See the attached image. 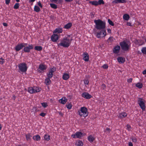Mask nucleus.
I'll return each mask as SVG.
<instances>
[{"label":"nucleus","mask_w":146,"mask_h":146,"mask_svg":"<svg viewBox=\"0 0 146 146\" xmlns=\"http://www.w3.org/2000/svg\"><path fill=\"white\" fill-rule=\"evenodd\" d=\"M38 4L41 8H42V6L40 1H39L38 2Z\"/></svg>","instance_id":"obj_53"},{"label":"nucleus","mask_w":146,"mask_h":146,"mask_svg":"<svg viewBox=\"0 0 146 146\" xmlns=\"http://www.w3.org/2000/svg\"><path fill=\"white\" fill-rule=\"evenodd\" d=\"M117 60L120 63H123L125 61V58L122 57H119L117 58Z\"/></svg>","instance_id":"obj_20"},{"label":"nucleus","mask_w":146,"mask_h":146,"mask_svg":"<svg viewBox=\"0 0 146 146\" xmlns=\"http://www.w3.org/2000/svg\"><path fill=\"white\" fill-rule=\"evenodd\" d=\"M46 113H41L40 114V115L43 117H44L46 115Z\"/></svg>","instance_id":"obj_55"},{"label":"nucleus","mask_w":146,"mask_h":146,"mask_svg":"<svg viewBox=\"0 0 146 146\" xmlns=\"http://www.w3.org/2000/svg\"><path fill=\"white\" fill-rule=\"evenodd\" d=\"M143 74L144 75L146 74V70H145L143 71Z\"/></svg>","instance_id":"obj_64"},{"label":"nucleus","mask_w":146,"mask_h":146,"mask_svg":"<svg viewBox=\"0 0 146 146\" xmlns=\"http://www.w3.org/2000/svg\"><path fill=\"white\" fill-rule=\"evenodd\" d=\"M42 106L44 108H46L48 106L47 104L46 103L43 102L41 103Z\"/></svg>","instance_id":"obj_47"},{"label":"nucleus","mask_w":146,"mask_h":146,"mask_svg":"<svg viewBox=\"0 0 146 146\" xmlns=\"http://www.w3.org/2000/svg\"><path fill=\"white\" fill-rule=\"evenodd\" d=\"M67 101V99L66 97H63L59 100V102L63 104H65Z\"/></svg>","instance_id":"obj_22"},{"label":"nucleus","mask_w":146,"mask_h":146,"mask_svg":"<svg viewBox=\"0 0 146 146\" xmlns=\"http://www.w3.org/2000/svg\"><path fill=\"white\" fill-rule=\"evenodd\" d=\"M62 28H57L56 29L53 31V33H62Z\"/></svg>","instance_id":"obj_19"},{"label":"nucleus","mask_w":146,"mask_h":146,"mask_svg":"<svg viewBox=\"0 0 146 146\" xmlns=\"http://www.w3.org/2000/svg\"><path fill=\"white\" fill-rule=\"evenodd\" d=\"M137 44L139 45H141L144 44V42L141 40H137Z\"/></svg>","instance_id":"obj_32"},{"label":"nucleus","mask_w":146,"mask_h":146,"mask_svg":"<svg viewBox=\"0 0 146 146\" xmlns=\"http://www.w3.org/2000/svg\"><path fill=\"white\" fill-rule=\"evenodd\" d=\"M82 133L80 132H77L75 134L72 135L71 137L74 138H79L81 139L82 136Z\"/></svg>","instance_id":"obj_10"},{"label":"nucleus","mask_w":146,"mask_h":146,"mask_svg":"<svg viewBox=\"0 0 146 146\" xmlns=\"http://www.w3.org/2000/svg\"><path fill=\"white\" fill-rule=\"evenodd\" d=\"M145 101L143 99L140 98H138V104L143 111H144L145 110Z\"/></svg>","instance_id":"obj_8"},{"label":"nucleus","mask_w":146,"mask_h":146,"mask_svg":"<svg viewBox=\"0 0 146 146\" xmlns=\"http://www.w3.org/2000/svg\"><path fill=\"white\" fill-rule=\"evenodd\" d=\"M33 44H31L28 46L25 47L23 49V50L26 52H29L30 50L33 48Z\"/></svg>","instance_id":"obj_12"},{"label":"nucleus","mask_w":146,"mask_h":146,"mask_svg":"<svg viewBox=\"0 0 146 146\" xmlns=\"http://www.w3.org/2000/svg\"><path fill=\"white\" fill-rule=\"evenodd\" d=\"M41 89L38 87L33 86L28 88V92L30 94H33L39 92L40 91Z\"/></svg>","instance_id":"obj_6"},{"label":"nucleus","mask_w":146,"mask_h":146,"mask_svg":"<svg viewBox=\"0 0 146 146\" xmlns=\"http://www.w3.org/2000/svg\"><path fill=\"white\" fill-rule=\"evenodd\" d=\"M84 83L85 85H88L89 81L88 80L86 79H84L83 80Z\"/></svg>","instance_id":"obj_45"},{"label":"nucleus","mask_w":146,"mask_h":146,"mask_svg":"<svg viewBox=\"0 0 146 146\" xmlns=\"http://www.w3.org/2000/svg\"><path fill=\"white\" fill-rule=\"evenodd\" d=\"M127 115V113L125 112L120 113L118 117L120 119H122L125 117Z\"/></svg>","instance_id":"obj_17"},{"label":"nucleus","mask_w":146,"mask_h":146,"mask_svg":"<svg viewBox=\"0 0 146 146\" xmlns=\"http://www.w3.org/2000/svg\"><path fill=\"white\" fill-rule=\"evenodd\" d=\"M127 129L129 131L130 130V129L131 128V126L129 125H127L126 126Z\"/></svg>","instance_id":"obj_56"},{"label":"nucleus","mask_w":146,"mask_h":146,"mask_svg":"<svg viewBox=\"0 0 146 146\" xmlns=\"http://www.w3.org/2000/svg\"><path fill=\"white\" fill-rule=\"evenodd\" d=\"M108 22L109 23V24L111 25L112 26H114V24L113 22L111 21L110 19H108Z\"/></svg>","instance_id":"obj_46"},{"label":"nucleus","mask_w":146,"mask_h":146,"mask_svg":"<svg viewBox=\"0 0 146 146\" xmlns=\"http://www.w3.org/2000/svg\"><path fill=\"white\" fill-rule=\"evenodd\" d=\"M123 18L125 20L127 21L129 18V15L127 14H125L123 15Z\"/></svg>","instance_id":"obj_31"},{"label":"nucleus","mask_w":146,"mask_h":146,"mask_svg":"<svg viewBox=\"0 0 146 146\" xmlns=\"http://www.w3.org/2000/svg\"><path fill=\"white\" fill-rule=\"evenodd\" d=\"M127 25L129 26H131V23L130 22H127Z\"/></svg>","instance_id":"obj_63"},{"label":"nucleus","mask_w":146,"mask_h":146,"mask_svg":"<svg viewBox=\"0 0 146 146\" xmlns=\"http://www.w3.org/2000/svg\"><path fill=\"white\" fill-rule=\"evenodd\" d=\"M56 68L54 67H53L52 68H50L48 72L53 74V73L56 71Z\"/></svg>","instance_id":"obj_35"},{"label":"nucleus","mask_w":146,"mask_h":146,"mask_svg":"<svg viewBox=\"0 0 146 146\" xmlns=\"http://www.w3.org/2000/svg\"><path fill=\"white\" fill-rule=\"evenodd\" d=\"M120 49V46L119 45L116 46L113 48V52L115 54H117L119 52Z\"/></svg>","instance_id":"obj_16"},{"label":"nucleus","mask_w":146,"mask_h":146,"mask_svg":"<svg viewBox=\"0 0 146 146\" xmlns=\"http://www.w3.org/2000/svg\"><path fill=\"white\" fill-rule=\"evenodd\" d=\"M83 145V142L80 140H78L76 142V146H82Z\"/></svg>","instance_id":"obj_27"},{"label":"nucleus","mask_w":146,"mask_h":146,"mask_svg":"<svg viewBox=\"0 0 146 146\" xmlns=\"http://www.w3.org/2000/svg\"><path fill=\"white\" fill-rule=\"evenodd\" d=\"M19 3H15V5H14L13 7V8L15 9H18L19 8Z\"/></svg>","instance_id":"obj_41"},{"label":"nucleus","mask_w":146,"mask_h":146,"mask_svg":"<svg viewBox=\"0 0 146 146\" xmlns=\"http://www.w3.org/2000/svg\"><path fill=\"white\" fill-rule=\"evenodd\" d=\"M135 86L141 89L142 88L143 85L142 83L138 82L136 84Z\"/></svg>","instance_id":"obj_29"},{"label":"nucleus","mask_w":146,"mask_h":146,"mask_svg":"<svg viewBox=\"0 0 146 146\" xmlns=\"http://www.w3.org/2000/svg\"><path fill=\"white\" fill-rule=\"evenodd\" d=\"M77 114L81 117H87L88 114L87 109L85 107H81L78 110L77 112Z\"/></svg>","instance_id":"obj_4"},{"label":"nucleus","mask_w":146,"mask_h":146,"mask_svg":"<svg viewBox=\"0 0 146 146\" xmlns=\"http://www.w3.org/2000/svg\"><path fill=\"white\" fill-rule=\"evenodd\" d=\"M47 68L46 65L41 64L39 65V68L38 69V71L40 72H42L44 71V70H46Z\"/></svg>","instance_id":"obj_9"},{"label":"nucleus","mask_w":146,"mask_h":146,"mask_svg":"<svg viewBox=\"0 0 146 146\" xmlns=\"http://www.w3.org/2000/svg\"><path fill=\"white\" fill-rule=\"evenodd\" d=\"M52 2H54L56 3H62V1L61 0H50Z\"/></svg>","instance_id":"obj_37"},{"label":"nucleus","mask_w":146,"mask_h":146,"mask_svg":"<svg viewBox=\"0 0 146 146\" xmlns=\"http://www.w3.org/2000/svg\"><path fill=\"white\" fill-rule=\"evenodd\" d=\"M59 39L58 35L55 33L53 34L51 37V40L53 42H56Z\"/></svg>","instance_id":"obj_11"},{"label":"nucleus","mask_w":146,"mask_h":146,"mask_svg":"<svg viewBox=\"0 0 146 146\" xmlns=\"http://www.w3.org/2000/svg\"><path fill=\"white\" fill-rule=\"evenodd\" d=\"M142 52L144 54H146V47H143L141 49Z\"/></svg>","instance_id":"obj_44"},{"label":"nucleus","mask_w":146,"mask_h":146,"mask_svg":"<svg viewBox=\"0 0 146 146\" xmlns=\"http://www.w3.org/2000/svg\"><path fill=\"white\" fill-rule=\"evenodd\" d=\"M33 139L34 140L39 141L40 140V137L38 135H36L33 137Z\"/></svg>","instance_id":"obj_25"},{"label":"nucleus","mask_w":146,"mask_h":146,"mask_svg":"<svg viewBox=\"0 0 146 146\" xmlns=\"http://www.w3.org/2000/svg\"><path fill=\"white\" fill-rule=\"evenodd\" d=\"M82 58L85 61L88 62L89 60V56L87 53L84 52L82 54Z\"/></svg>","instance_id":"obj_13"},{"label":"nucleus","mask_w":146,"mask_h":146,"mask_svg":"<svg viewBox=\"0 0 146 146\" xmlns=\"http://www.w3.org/2000/svg\"><path fill=\"white\" fill-rule=\"evenodd\" d=\"M103 68L105 69H107L108 68V66L106 64H104L103 66Z\"/></svg>","instance_id":"obj_52"},{"label":"nucleus","mask_w":146,"mask_h":146,"mask_svg":"<svg viewBox=\"0 0 146 146\" xmlns=\"http://www.w3.org/2000/svg\"><path fill=\"white\" fill-rule=\"evenodd\" d=\"M5 62V60L4 59L1 58H0V64L2 65Z\"/></svg>","instance_id":"obj_48"},{"label":"nucleus","mask_w":146,"mask_h":146,"mask_svg":"<svg viewBox=\"0 0 146 146\" xmlns=\"http://www.w3.org/2000/svg\"><path fill=\"white\" fill-rule=\"evenodd\" d=\"M3 25L5 27H7L8 26V25H7V23H3Z\"/></svg>","instance_id":"obj_61"},{"label":"nucleus","mask_w":146,"mask_h":146,"mask_svg":"<svg viewBox=\"0 0 146 146\" xmlns=\"http://www.w3.org/2000/svg\"><path fill=\"white\" fill-rule=\"evenodd\" d=\"M34 49L38 51H40L42 50V48L40 46H36L35 47Z\"/></svg>","instance_id":"obj_30"},{"label":"nucleus","mask_w":146,"mask_h":146,"mask_svg":"<svg viewBox=\"0 0 146 146\" xmlns=\"http://www.w3.org/2000/svg\"><path fill=\"white\" fill-rule=\"evenodd\" d=\"M82 96L84 98L87 99H89L91 97V96L86 92H84L82 93Z\"/></svg>","instance_id":"obj_14"},{"label":"nucleus","mask_w":146,"mask_h":146,"mask_svg":"<svg viewBox=\"0 0 146 146\" xmlns=\"http://www.w3.org/2000/svg\"><path fill=\"white\" fill-rule=\"evenodd\" d=\"M131 139L132 141L133 142L135 143L137 142V139L135 137H132L131 138Z\"/></svg>","instance_id":"obj_49"},{"label":"nucleus","mask_w":146,"mask_h":146,"mask_svg":"<svg viewBox=\"0 0 146 146\" xmlns=\"http://www.w3.org/2000/svg\"><path fill=\"white\" fill-rule=\"evenodd\" d=\"M89 3L92 4V5L95 6L98 5V1H90Z\"/></svg>","instance_id":"obj_28"},{"label":"nucleus","mask_w":146,"mask_h":146,"mask_svg":"<svg viewBox=\"0 0 146 146\" xmlns=\"http://www.w3.org/2000/svg\"><path fill=\"white\" fill-rule=\"evenodd\" d=\"M50 78L47 77L45 80L44 83L46 85H49L51 83V81L50 80Z\"/></svg>","instance_id":"obj_23"},{"label":"nucleus","mask_w":146,"mask_h":146,"mask_svg":"<svg viewBox=\"0 0 146 146\" xmlns=\"http://www.w3.org/2000/svg\"><path fill=\"white\" fill-rule=\"evenodd\" d=\"M132 78H130L127 80V81L128 83H131L132 82Z\"/></svg>","instance_id":"obj_54"},{"label":"nucleus","mask_w":146,"mask_h":146,"mask_svg":"<svg viewBox=\"0 0 146 146\" xmlns=\"http://www.w3.org/2000/svg\"><path fill=\"white\" fill-rule=\"evenodd\" d=\"M111 131V129L107 127L106 130H104V132L106 133V134H108L110 133Z\"/></svg>","instance_id":"obj_38"},{"label":"nucleus","mask_w":146,"mask_h":146,"mask_svg":"<svg viewBox=\"0 0 146 146\" xmlns=\"http://www.w3.org/2000/svg\"><path fill=\"white\" fill-rule=\"evenodd\" d=\"M72 105L71 104H68L67 106V108L68 109H70L71 108Z\"/></svg>","instance_id":"obj_50"},{"label":"nucleus","mask_w":146,"mask_h":146,"mask_svg":"<svg viewBox=\"0 0 146 146\" xmlns=\"http://www.w3.org/2000/svg\"><path fill=\"white\" fill-rule=\"evenodd\" d=\"M19 70L18 72L20 73L26 72L28 67L26 64L23 62L20 63L18 65Z\"/></svg>","instance_id":"obj_5"},{"label":"nucleus","mask_w":146,"mask_h":146,"mask_svg":"<svg viewBox=\"0 0 146 146\" xmlns=\"http://www.w3.org/2000/svg\"><path fill=\"white\" fill-rule=\"evenodd\" d=\"M108 41L109 43H112L113 41V37L111 36L110 37L108 40Z\"/></svg>","instance_id":"obj_40"},{"label":"nucleus","mask_w":146,"mask_h":146,"mask_svg":"<svg viewBox=\"0 0 146 146\" xmlns=\"http://www.w3.org/2000/svg\"><path fill=\"white\" fill-rule=\"evenodd\" d=\"M47 75L48 77L51 78L52 77L53 74L51 73H50L48 71V73H47Z\"/></svg>","instance_id":"obj_42"},{"label":"nucleus","mask_w":146,"mask_h":146,"mask_svg":"<svg viewBox=\"0 0 146 146\" xmlns=\"http://www.w3.org/2000/svg\"><path fill=\"white\" fill-rule=\"evenodd\" d=\"M129 146H133L132 143L131 142H129Z\"/></svg>","instance_id":"obj_59"},{"label":"nucleus","mask_w":146,"mask_h":146,"mask_svg":"<svg viewBox=\"0 0 146 146\" xmlns=\"http://www.w3.org/2000/svg\"><path fill=\"white\" fill-rule=\"evenodd\" d=\"M24 46V47H25V46L27 45V43H21Z\"/></svg>","instance_id":"obj_60"},{"label":"nucleus","mask_w":146,"mask_h":146,"mask_svg":"<svg viewBox=\"0 0 146 146\" xmlns=\"http://www.w3.org/2000/svg\"><path fill=\"white\" fill-rule=\"evenodd\" d=\"M99 30L101 31L97 33L96 36L98 38H99L101 37H105L106 35V32L105 29Z\"/></svg>","instance_id":"obj_7"},{"label":"nucleus","mask_w":146,"mask_h":146,"mask_svg":"<svg viewBox=\"0 0 146 146\" xmlns=\"http://www.w3.org/2000/svg\"><path fill=\"white\" fill-rule=\"evenodd\" d=\"M98 5L104 4V2L103 0H99L98 1Z\"/></svg>","instance_id":"obj_43"},{"label":"nucleus","mask_w":146,"mask_h":146,"mask_svg":"<svg viewBox=\"0 0 146 146\" xmlns=\"http://www.w3.org/2000/svg\"><path fill=\"white\" fill-rule=\"evenodd\" d=\"M34 10L36 12H38L40 11V9L38 6L35 5L34 7Z\"/></svg>","instance_id":"obj_33"},{"label":"nucleus","mask_w":146,"mask_h":146,"mask_svg":"<svg viewBox=\"0 0 146 146\" xmlns=\"http://www.w3.org/2000/svg\"><path fill=\"white\" fill-rule=\"evenodd\" d=\"M95 139V137L92 135H90L88 137V141L90 143H92L94 141Z\"/></svg>","instance_id":"obj_18"},{"label":"nucleus","mask_w":146,"mask_h":146,"mask_svg":"<svg viewBox=\"0 0 146 146\" xmlns=\"http://www.w3.org/2000/svg\"><path fill=\"white\" fill-rule=\"evenodd\" d=\"M107 31L109 33H111V30L110 29H108Z\"/></svg>","instance_id":"obj_62"},{"label":"nucleus","mask_w":146,"mask_h":146,"mask_svg":"<svg viewBox=\"0 0 146 146\" xmlns=\"http://www.w3.org/2000/svg\"><path fill=\"white\" fill-rule=\"evenodd\" d=\"M24 47V46L21 43L18 44L15 47V50L18 51L20 50Z\"/></svg>","instance_id":"obj_15"},{"label":"nucleus","mask_w":146,"mask_h":146,"mask_svg":"<svg viewBox=\"0 0 146 146\" xmlns=\"http://www.w3.org/2000/svg\"><path fill=\"white\" fill-rule=\"evenodd\" d=\"M50 7L54 9H56L57 8V6L54 3H50Z\"/></svg>","instance_id":"obj_39"},{"label":"nucleus","mask_w":146,"mask_h":146,"mask_svg":"<svg viewBox=\"0 0 146 146\" xmlns=\"http://www.w3.org/2000/svg\"><path fill=\"white\" fill-rule=\"evenodd\" d=\"M72 25L71 23H69L65 25L64 27V28L66 29H68L71 28Z\"/></svg>","instance_id":"obj_26"},{"label":"nucleus","mask_w":146,"mask_h":146,"mask_svg":"<svg viewBox=\"0 0 146 146\" xmlns=\"http://www.w3.org/2000/svg\"><path fill=\"white\" fill-rule=\"evenodd\" d=\"M94 22L95 24V27L97 29H105L106 24L105 22L100 19L95 20Z\"/></svg>","instance_id":"obj_2"},{"label":"nucleus","mask_w":146,"mask_h":146,"mask_svg":"<svg viewBox=\"0 0 146 146\" xmlns=\"http://www.w3.org/2000/svg\"><path fill=\"white\" fill-rule=\"evenodd\" d=\"M72 40H70L67 37H64L60 40V43L58 44V46H61L64 48L69 47L71 43Z\"/></svg>","instance_id":"obj_1"},{"label":"nucleus","mask_w":146,"mask_h":146,"mask_svg":"<svg viewBox=\"0 0 146 146\" xmlns=\"http://www.w3.org/2000/svg\"><path fill=\"white\" fill-rule=\"evenodd\" d=\"M59 114V115H60L61 116L63 117V114L61 112H58Z\"/></svg>","instance_id":"obj_58"},{"label":"nucleus","mask_w":146,"mask_h":146,"mask_svg":"<svg viewBox=\"0 0 146 146\" xmlns=\"http://www.w3.org/2000/svg\"><path fill=\"white\" fill-rule=\"evenodd\" d=\"M121 49L124 51H128L131 46L130 42L127 40H124L119 43Z\"/></svg>","instance_id":"obj_3"},{"label":"nucleus","mask_w":146,"mask_h":146,"mask_svg":"<svg viewBox=\"0 0 146 146\" xmlns=\"http://www.w3.org/2000/svg\"><path fill=\"white\" fill-rule=\"evenodd\" d=\"M10 0H5V3L6 4L8 5L10 2Z\"/></svg>","instance_id":"obj_57"},{"label":"nucleus","mask_w":146,"mask_h":146,"mask_svg":"<svg viewBox=\"0 0 146 146\" xmlns=\"http://www.w3.org/2000/svg\"><path fill=\"white\" fill-rule=\"evenodd\" d=\"M126 0H114L112 1L113 3H126Z\"/></svg>","instance_id":"obj_21"},{"label":"nucleus","mask_w":146,"mask_h":146,"mask_svg":"<svg viewBox=\"0 0 146 146\" xmlns=\"http://www.w3.org/2000/svg\"><path fill=\"white\" fill-rule=\"evenodd\" d=\"M44 138L45 140L48 141L50 139V136L46 134L44 135Z\"/></svg>","instance_id":"obj_36"},{"label":"nucleus","mask_w":146,"mask_h":146,"mask_svg":"<svg viewBox=\"0 0 146 146\" xmlns=\"http://www.w3.org/2000/svg\"><path fill=\"white\" fill-rule=\"evenodd\" d=\"M25 136L26 139L27 141L30 140L31 139V138L32 137L30 133H28L27 134H26L25 135Z\"/></svg>","instance_id":"obj_34"},{"label":"nucleus","mask_w":146,"mask_h":146,"mask_svg":"<svg viewBox=\"0 0 146 146\" xmlns=\"http://www.w3.org/2000/svg\"><path fill=\"white\" fill-rule=\"evenodd\" d=\"M70 77L69 74L66 73H64L62 76V78L64 80H67Z\"/></svg>","instance_id":"obj_24"},{"label":"nucleus","mask_w":146,"mask_h":146,"mask_svg":"<svg viewBox=\"0 0 146 146\" xmlns=\"http://www.w3.org/2000/svg\"><path fill=\"white\" fill-rule=\"evenodd\" d=\"M106 88V86L105 84H103L101 86V89L102 90H104Z\"/></svg>","instance_id":"obj_51"}]
</instances>
